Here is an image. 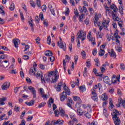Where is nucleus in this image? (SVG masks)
<instances>
[{
    "mask_svg": "<svg viewBox=\"0 0 125 125\" xmlns=\"http://www.w3.org/2000/svg\"><path fill=\"white\" fill-rule=\"evenodd\" d=\"M57 70H55V71H51L49 72L47 75H45V78H44L45 83H45V82L47 83H49V82H50V79H51V83H55L59 78V75L57 74Z\"/></svg>",
    "mask_w": 125,
    "mask_h": 125,
    "instance_id": "f257e3e1",
    "label": "nucleus"
},
{
    "mask_svg": "<svg viewBox=\"0 0 125 125\" xmlns=\"http://www.w3.org/2000/svg\"><path fill=\"white\" fill-rule=\"evenodd\" d=\"M119 115H120V113H119V111L116 109H114L113 113H112L115 125H121V119L119 118Z\"/></svg>",
    "mask_w": 125,
    "mask_h": 125,
    "instance_id": "f03ea898",
    "label": "nucleus"
},
{
    "mask_svg": "<svg viewBox=\"0 0 125 125\" xmlns=\"http://www.w3.org/2000/svg\"><path fill=\"white\" fill-rule=\"evenodd\" d=\"M63 91L62 93L61 97H60V99H61V101H65V99H66V98H67V95H70V94H71V92L70 91V89L68 88V87H67V86H66V85H64V87H63Z\"/></svg>",
    "mask_w": 125,
    "mask_h": 125,
    "instance_id": "7ed1b4c3",
    "label": "nucleus"
},
{
    "mask_svg": "<svg viewBox=\"0 0 125 125\" xmlns=\"http://www.w3.org/2000/svg\"><path fill=\"white\" fill-rule=\"evenodd\" d=\"M77 40H81L82 42H83L85 39H86V33L83 32V30H80L77 35Z\"/></svg>",
    "mask_w": 125,
    "mask_h": 125,
    "instance_id": "20e7f679",
    "label": "nucleus"
},
{
    "mask_svg": "<svg viewBox=\"0 0 125 125\" xmlns=\"http://www.w3.org/2000/svg\"><path fill=\"white\" fill-rule=\"evenodd\" d=\"M73 98L74 101H76V102H77L75 105L76 107H77V108H81V106L82 105V104L83 103L81 98L77 96H73Z\"/></svg>",
    "mask_w": 125,
    "mask_h": 125,
    "instance_id": "39448f33",
    "label": "nucleus"
},
{
    "mask_svg": "<svg viewBox=\"0 0 125 125\" xmlns=\"http://www.w3.org/2000/svg\"><path fill=\"white\" fill-rule=\"evenodd\" d=\"M87 39H88L89 42H91L92 44H96L95 42V38L92 37V35L91 34V31H89L88 35H87Z\"/></svg>",
    "mask_w": 125,
    "mask_h": 125,
    "instance_id": "423d86ee",
    "label": "nucleus"
},
{
    "mask_svg": "<svg viewBox=\"0 0 125 125\" xmlns=\"http://www.w3.org/2000/svg\"><path fill=\"white\" fill-rule=\"evenodd\" d=\"M102 17V16L101 14L95 13L94 23L95 26H96V25H98V23H99V18H101Z\"/></svg>",
    "mask_w": 125,
    "mask_h": 125,
    "instance_id": "0eeeda50",
    "label": "nucleus"
},
{
    "mask_svg": "<svg viewBox=\"0 0 125 125\" xmlns=\"http://www.w3.org/2000/svg\"><path fill=\"white\" fill-rule=\"evenodd\" d=\"M39 91H40V93L42 95V98H43L44 100H47V98H49V94H47L46 95H44V90H43V88H41L39 89Z\"/></svg>",
    "mask_w": 125,
    "mask_h": 125,
    "instance_id": "6e6552de",
    "label": "nucleus"
},
{
    "mask_svg": "<svg viewBox=\"0 0 125 125\" xmlns=\"http://www.w3.org/2000/svg\"><path fill=\"white\" fill-rule=\"evenodd\" d=\"M28 89L30 90V91L32 93V95L33 96V98H36L37 97V91H36V89H35V88L33 86H29Z\"/></svg>",
    "mask_w": 125,
    "mask_h": 125,
    "instance_id": "1a4fd4ad",
    "label": "nucleus"
},
{
    "mask_svg": "<svg viewBox=\"0 0 125 125\" xmlns=\"http://www.w3.org/2000/svg\"><path fill=\"white\" fill-rule=\"evenodd\" d=\"M10 86V83L9 82H6L3 83V84L1 85V89L3 90H6L8 88H9Z\"/></svg>",
    "mask_w": 125,
    "mask_h": 125,
    "instance_id": "9d476101",
    "label": "nucleus"
},
{
    "mask_svg": "<svg viewBox=\"0 0 125 125\" xmlns=\"http://www.w3.org/2000/svg\"><path fill=\"white\" fill-rule=\"evenodd\" d=\"M110 8L113 10V11L112 12L113 17H116V14L115 13L118 11L117 6H116L115 4H112L111 5H110Z\"/></svg>",
    "mask_w": 125,
    "mask_h": 125,
    "instance_id": "9b49d317",
    "label": "nucleus"
},
{
    "mask_svg": "<svg viewBox=\"0 0 125 125\" xmlns=\"http://www.w3.org/2000/svg\"><path fill=\"white\" fill-rule=\"evenodd\" d=\"M35 76L37 79H40V78H41L42 83H45L44 78H43V76H42V72H40V73H37L35 74Z\"/></svg>",
    "mask_w": 125,
    "mask_h": 125,
    "instance_id": "f8f14e48",
    "label": "nucleus"
},
{
    "mask_svg": "<svg viewBox=\"0 0 125 125\" xmlns=\"http://www.w3.org/2000/svg\"><path fill=\"white\" fill-rule=\"evenodd\" d=\"M8 66H9V62H8L7 61L2 62L0 63V67H1V68H7Z\"/></svg>",
    "mask_w": 125,
    "mask_h": 125,
    "instance_id": "ddd939ff",
    "label": "nucleus"
},
{
    "mask_svg": "<svg viewBox=\"0 0 125 125\" xmlns=\"http://www.w3.org/2000/svg\"><path fill=\"white\" fill-rule=\"evenodd\" d=\"M58 45L60 46V48H62L64 50V51H66V49L67 47L66 46V43L65 42H61L60 43L59 42H58Z\"/></svg>",
    "mask_w": 125,
    "mask_h": 125,
    "instance_id": "4468645a",
    "label": "nucleus"
},
{
    "mask_svg": "<svg viewBox=\"0 0 125 125\" xmlns=\"http://www.w3.org/2000/svg\"><path fill=\"white\" fill-rule=\"evenodd\" d=\"M70 118L71 119L72 121H73L74 122H75L76 124H78V119L76 118V115L74 114L73 112H70Z\"/></svg>",
    "mask_w": 125,
    "mask_h": 125,
    "instance_id": "2eb2a0df",
    "label": "nucleus"
},
{
    "mask_svg": "<svg viewBox=\"0 0 125 125\" xmlns=\"http://www.w3.org/2000/svg\"><path fill=\"white\" fill-rule=\"evenodd\" d=\"M112 83H117V82H120V78L116 77V75H113L111 79Z\"/></svg>",
    "mask_w": 125,
    "mask_h": 125,
    "instance_id": "dca6fc26",
    "label": "nucleus"
},
{
    "mask_svg": "<svg viewBox=\"0 0 125 125\" xmlns=\"http://www.w3.org/2000/svg\"><path fill=\"white\" fill-rule=\"evenodd\" d=\"M109 23H110V21L109 20H104L103 21L102 24L104 29H107V28H108V26H109Z\"/></svg>",
    "mask_w": 125,
    "mask_h": 125,
    "instance_id": "f3484780",
    "label": "nucleus"
},
{
    "mask_svg": "<svg viewBox=\"0 0 125 125\" xmlns=\"http://www.w3.org/2000/svg\"><path fill=\"white\" fill-rule=\"evenodd\" d=\"M64 121L62 120L58 119V120H53L52 124L55 125H63Z\"/></svg>",
    "mask_w": 125,
    "mask_h": 125,
    "instance_id": "a211bd4d",
    "label": "nucleus"
},
{
    "mask_svg": "<svg viewBox=\"0 0 125 125\" xmlns=\"http://www.w3.org/2000/svg\"><path fill=\"white\" fill-rule=\"evenodd\" d=\"M13 43L15 45V47L17 48L18 47V44H20V40L18 39H14L13 40Z\"/></svg>",
    "mask_w": 125,
    "mask_h": 125,
    "instance_id": "6ab92c4d",
    "label": "nucleus"
},
{
    "mask_svg": "<svg viewBox=\"0 0 125 125\" xmlns=\"http://www.w3.org/2000/svg\"><path fill=\"white\" fill-rule=\"evenodd\" d=\"M4 101H6V97H2V98H0V106H3V105L5 104Z\"/></svg>",
    "mask_w": 125,
    "mask_h": 125,
    "instance_id": "aec40b11",
    "label": "nucleus"
},
{
    "mask_svg": "<svg viewBox=\"0 0 125 125\" xmlns=\"http://www.w3.org/2000/svg\"><path fill=\"white\" fill-rule=\"evenodd\" d=\"M109 55L110 57H113V58H116L117 56L116 55V53L114 51V49H112L110 52H109Z\"/></svg>",
    "mask_w": 125,
    "mask_h": 125,
    "instance_id": "412c9836",
    "label": "nucleus"
},
{
    "mask_svg": "<svg viewBox=\"0 0 125 125\" xmlns=\"http://www.w3.org/2000/svg\"><path fill=\"white\" fill-rule=\"evenodd\" d=\"M101 99L103 100V101H106L108 99V96H107V94L104 93L101 95Z\"/></svg>",
    "mask_w": 125,
    "mask_h": 125,
    "instance_id": "4be33fe9",
    "label": "nucleus"
},
{
    "mask_svg": "<svg viewBox=\"0 0 125 125\" xmlns=\"http://www.w3.org/2000/svg\"><path fill=\"white\" fill-rule=\"evenodd\" d=\"M83 115L87 119H90L91 118V114H90L87 111H84L83 112Z\"/></svg>",
    "mask_w": 125,
    "mask_h": 125,
    "instance_id": "5701e85b",
    "label": "nucleus"
},
{
    "mask_svg": "<svg viewBox=\"0 0 125 125\" xmlns=\"http://www.w3.org/2000/svg\"><path fill=\"white\" fill-rule=\"evenodd\" d=\"M62 82H60L58 84L57 86L55 87L57 91H60L61 90V86H62Z\"/></svg>",
    "mask_w": 125,
    "mask_h": 125,
    "instance_id": "b1692460",
    "label": "nucleus"
},
{
    "mask_svg": "<svg viewBox=\"0 0 125 125\" xmlns=\"http://www.w3.org/2000/svg\"><path fill=\"white\" fill-rule=\"evenodd\" d=\"M29 73L30 75H33L34 76H36V68L31 67L30 68Z\"/></svg>",
    "mask_w": 125,
    "mask_h": 125,
    "instance_id": "393cba45",
    "label": "nucleus"
},
{
    "mask_svg": "<svg viewBox=\"0 0 125 125\" xmlns=\"http://www.w3.org/2000/svg\"><path fill=\"white\" fill-rule=\"evenodd\" d=\"M109 104H110L109 109H110V110H112V108H114V104H113V100H112V98H110L109 99Z\"/></svg>",
    "mask_w": 125,
    "mask_h": 125,
    "instance_id": "a878e982",
    "label": "nucleus"
},
{
    "mask_svg": "<svg viewBox=\"0 0 125 125\" xmlns=\"http://www.w3.org/2000/svg\"><path fill=\"white\" fill-rule=\"evenodd\" d=\"M28 23L29 24V25L30 26L31 28V31L32 32H34V22H33V21L30 20V21H28Z\"/></svg>",
    "mask_w": 125,
    "mask_h": 125,
    "instance_id": "bb28decb",
    "label": "nucleus"
},
{
    "mask_svg": "<svg viewBox=\"0 0 125 125\" xmlns=\"http://www.w3.org/2000/svg\"><path fill=\"white\" fill-rule=\"evenodd\" d=\"M104 82L105 83H110V79H109V77L108 76H105L104 78Z\"/></svg>",
    "mask_w": 125,
    "mask_h": 125,
    "instance_id": "cd10ccee",
    "label": "nucleus"
},
{
    "mask_svg": "<svg viewBox=\"0 0 125 125\" xmlns=\"http://www.w3.org/2000/svg\"><path fill=\"white\" fill-rule=\"evenodd\" d=\"M84 19V14H82L79 16V20L80 22H83V19Z\"/></svg>",
    "mask_w": 125,
    "mask_h": 125,
    "instance_id": "c85d7f7f",
    "label": "nucleus"
},
{
    "mask_svg": "<svg viewBox=\"0 0 125 125\" xmlns=\"http://www.w3.org/2000/svg\"><path fill=\"white\" fill-rule=\"evenodd\" d=\"M83 113H84V111H83V110H82L81 108H79L77 110V113L79 116H83Z\"/></svg>",
    "mask_w": 125,
    "mask_h": 125,
    "instance_id": "c756f323",
    "label": "nucleus"
},
{
    "mask_svg": "<svg viewBox=\"0 0 125 125\" xmlns=\"http://www.w3.org/2000/svg\"><path fill=\"white\" fill-rule=\"evenodd\" d=\"M81 55L82 56L83 59H86V53H85V51H84V50L82 51Z\"/></svg>",
    "mask_w": 125,
    "mask_h": 125,
    "instance_id": "7c9ffc66",
    "label": "nucleus"
},
{
    "mask_svg": "<svg viewBox=\"0 0 125 125\" xmlns=\"http://www.w3.org/2000/svg\"><path fill=\"white\" fill-rule=\"evenodd\" d=\"M93 72L97 77H101L102 76V74H99V73H97V69H96V68H94Z\"/></svg>",
    "mask_w": 125,
    "mask_h": 125,
    "instance_id": "2f4dec72",
    "label": "nucleus"
},
{
    "mask_svg": "<svg viewBox=\"0 0 125 125\" xmlns=\"http://www.w3.org/2000/svg\"><path fill=\"white\" fill-rule=\"evenodd\" d=\"M53 54L52 52L51 51H46L45 52V55H46V56H52Z\"/></svg>",
    "mask_w": 125,
    "mask_h": 125,
    "instance_id": "473e14b6",
    "label": "nucleus"
},
{
    "mask_svg": "<svg viewBox=\"0 0 125 125\" xmlns=\"http://www.w3.org/2000/svg\"><path fill=\"white\" fill-rule=\"evenodd\" d=\"M103 36H104V34H103V33H101V32H98V33L97 34V37L98 39L99 38L102 39V38L103 37Z\"/></svg>",
    "mask_w": 125,
    "mask_h": 125,
    "instance_id": "72a5a7b5",
    "label": "nucleus"
},
{
    "mask_svg": "<svg viewBox=\"0 0 125 125\" xmlns=\"http://www.w3.org/2000/svg\"><path fill=\"white\" fill-rule=\"evenodd\" d=\"M81 107H82V108H83V109H90V110H91V107L88 106H86V105L84 104H82L81 103Z\"/></svg>",
    "mask_w": 125,
    "mask_h": 125,
    "instance_id": "f704fd0d",
    "label": "nucleus"
},
{
    "mask_svg": "<svg viewBox=\"0 0 125 125\" xmlns=\"http://www.w3.org/2000/svg\"><path fill=\"white\" fill-rule=\"evenodd\" d=\"M59 110L60 111V115H61L62 117H64L65 116V111L64 110L61 108H60Z\"/></svg>",
    "mask_w": 125,
    "mask_h": 125,
    "instance_id": "c9c22d12",
    "label": "nucleus"
},
{
    "mask_svg": "<svg viewBox=\"0 0 125 125\" xmlns=\"http://www.w3.org/2000/svg\"><path fill=\"white\" fill-rule=\"evenodd\" d=\"M105 54V50H100L99 51V56H103Z\"/></svg>",
    "mask_w": 125,
    "mask_h": 125,
    "instance_id": "e433bc0d",
    "label": "nucleus"
},
{
    "mask_svg": "<svg viewBox=\"0 0 125 125\" xmlns=\"http://www.w3.org/2000/svg\"><path fill=\"white\" fill-rule=\"evenodd\" d=\"M25 104H26V105H27L28 106H33V105H34V104H35V101H32L30 102H26Z\"/></svg>",
    "mask_w": 125,
    "mask_h": 125,
    "instance_id": "4c0bfd02",
    "label": "nucleus"
},
{
    "mask_svg": "<svg viewBox=\"0 0 125 125\" xmlns=\"http://www.w3.org/2000/svg\"><path fill=\"white\" fill-rule=\"evenodd\" d=\"M92 99H93L94 101H96V102H97V101H98V97H97V95L92 96Z\"/></svg>",
    "mask_w": 125,
    "mask_h": 125,
    "instance_id": "58836bf2",
    "label": "nucleus"
},
{
    "mask_svg": "<svg viewBox=\"0 0 125 125\" xmlns=\"http://www.w3.org/2000/svg\"><path fill=\"white\" fill-rule=\"evenodd\" d=\"M91 93L92 95V96H93L94 95H97V94H96V90L94 89H92L91 90Z\"/></svg>",
    "mask_w": 125,
    "mask_h": 125,
    "instance_id": "ea45409f",
    "label": "nucleus"
},
{
    "mask_svg": "<svg viewBox=\"0 0 125 125\" xmlns=\"http://www.w3.org/2000/svg\"><path fill=\"white\" fill-rule=\"evenodd\" d=\"M46 104V103L42 102L39 104L38 107L39 108H42V107H44V106H45Z\"/></svg>",
    "mask_w": 125,
    "mask_h": 125,
    "instance_id": "a19ab883",
    "label": "nucleus"
},
{
    "mask_svg": "<svg viewBox=\"0 0 125 125\" xmlns=\"http://www.w3.org/2000/svg\"><path fill=\"white\" fill-rule=\"evenodd\" d=\"M113 36L110 35V34H107L106 35V38L107 40L108 41V42H110V41H111V40L112 39Z\"/></svg>",
    "mask_w": 125,
    "mask_h": 125,
    "instance_id": "79ce46f5",
    "label": "nucleus"
},
{
    "mask_svg": "<svg viewBox=\"0 0 125 125\" xmlns=\"http://www.w3.org/2000/svg\"><path fill=\"white\" fill-rule=\"evenodd\" d=\"M119 12L121 15H124V11L122 5H121L120 7H119Z\"/></svg>",
    "mask_w": 125,
    "mask_h": 125,
    "instance_id": "37998d69",
    "label": "nucleus"
},
{
    "mask_svg": "<svg viewBox=\"0 0 125 125\" xmlns=\"http://www.w3.org/2000/svg\"><path fill=\"white\" fill-rule=\"evenodd\" d=\"M114 37L115 39H121V37L119 36V34H118V31H116L114 34Z\"/></svg>",
    "mask_w": 125,
    "mask_h": 125,
    "instance_id": "c03bdc74",
    "label": "nucleus"
},
{
    "mask_svg": "<svg viewBox=\"0 0 125 125\" xmlns=\"http://www.w3.org/2000/svg\"><path fill=\"white\" fill-rule=\"evenodd\" d=\"M14 8H15V5L14 4V3H12L10 6V10L13 11L14 10Z\"/></svg>",
    "mask_w": 125,
    "mask_h": 125,
    "instance_id": "a18cd8bd",
    "label": "nucleus"
},
{
    "mask_svg": "<svg viewBox=\"0 0 125 125\" xmlns=\"http://www.w3.org/2000/svg\"><path fill=\"white\" fill-rule=\"evenodd\" d=\"M54 114L55 117H59V115H60V113L59 112V111L58 110H56L54 111Z\"/></svg>",
    "mask_w": 125,
    "mask_h": 125,
    "instance_id": "49530a36",
    "label": "nucleus"
},
{
    "mask_svg": "<svg viewBox=\"0 0 125 125\" xmlns=\"http://www.w3.org/2000/svg\"><path fill=\"white\" fill-rule=\"evenodd\" d=\"M120 69L121 70H122V71H125V63L120 64Z\"/></svg>",
    "mask_w": 125,
    "mask_h": 125,
    "instance_id": "de8ad7c7",
    "label": "nucleus"
},
{
    "mask_svg": "<svg viewBox=\"0 0 125 125\" xmlns=\"http://www.w3.org/2000/svg\"><path fill=\"white\" fill-rule=\"evenodd\" d=\"M86 66L89 68L90 66H91V64H90V60H88L86 62Z\"/></svg>",
    "mask_w": 125,
    "mask_h": 125,
    "instance_id": "09e8293b",
    "label": "nucleus"
},
{
    "mask_svg": "<svg viewBox=\"0 0 125 125\" xmlns=\"http://www.w3.org/2000/svg\"><path fill=\"white\" fill-rule=\"evenodd\" d=\"M22 59H24V60H29L30 59V57H29L27 55H23L22 57Z\"/></svg>",
    "mask_w": 125,
    "mask_h": 125,
    "instance_id": "8fccbe9b",
    "label": "nucleus"
},
{
    "mask_svg": "<svg viewBox=\"0 0 125 125\" xmlns=\"http://www.w3.org/2000/svg\"><path fill=\"white\" fill-rule=\"evenodd\" d=\"M79 89L82 92H83L84 91H85V87L81 86L79 87Z\"/></svg>",
    "mask_w": 125,
    "mask_h": 125,
    "instance_id": "3c124183",
    "label": "nucleus"
},
{
    "mask_svg": "<svg viewBox=\"0 0 125 125\" xmlns=\"http://www.w3.org/2000/svg\"><path fill=\"white\" fill-rule=\"evenodd\" d=\"M85 24L87 25L89 24V19L88 18H86L84 21Z\"/></svg>",
    "mask_w": 125,
    "mask_h": 125,
    "instance_id": "603ef678",
    "label": "nucleus"
},
{
    "mask_svg": "<svg viewBox=\"0 0 125 125\" xmlns=\"http://www.w3.org/2000/svg\"><path fill=\"white\" fill-rule=\"evenodd\" d=\"M41 0H36V4L38 7H41Z\"/></svg>",
    "mask_w": 125,
    "mask_h": 125,
    "instance_id": "864d4df0",
    "label": "nucleus"
},
{
    "mask_svg": "<svg viewBox=\"0 0 125 125\" xmlns=\"http://www.w3.org/2000/svg\"><path fill=\"white\" fill-rule=\"evenodd\" d=\"M39 17L42 21H43V20H44V18H43V14L42 13H40Z\"/></svg>",
    "mask_w": 125,
    "mask_h": 125,
    "instance_id": "5fc2aeb1",
    "label": "nucleus"
},
{
    "mask_svg": "<svg viewBox=\"0 0 125 125\" xmlns=\"http://www.w3.org/2000/svg\"><path fill=\"white\" fill-rule=\"evenodd\" d=\"M104 8L105 9L106 13H107V12H108V13L110 12V9H109V7H108V6L107 5L104 6Z\"/></svg>",
    "mask_w": 125,
    "mask_h": 125,
    "instance_id": "6e6d98bb",
    "label": "nucleus"
},
{
    "mask_svg": "<svg viewBox=\"0 0 125 125\" xmlns=\"http://www.w3.org/2000/svg\"><path fill=\"white\" fill-rule=\"evenodd\" d=\"M20 14L21 15V20H25V18H24V15L23 14V12H20Z\"/></svg>",
    "mask_w": 125,
    "mask_h": 125,
    "instance_id": "4d7b16f0",
    "label": "nucleus"
},
{
    "mask_svg": "<svg viewBox=\"0 0 125 125\" xmlns=\"http://www.w3.org/2000/svg\"><path fill=\"white\" fill-rule=\"evenodd\" d=\"M7 57V55L3 54L0 57V58L2 60L3 59L6 58Z\"/></svg>",
    "mask_w": 125,
    "mask_h": 125,
    "instance_id": "13d9d810",
    "label": "nucleus"
},
{
    "mask_svg": "<svg viewBox=\"0 0 125 125\" xmlns=\"http://www.w3.org/2000/svg\"><path fill=\"white\" fill-rule=\"evenodd\" d=\"M43 24L44 25V26H45L46 27H47L48 26V22L47 21V20H45L43 21Z\"/></svg>",
    "mask_w": 125,
    "mask_h": 125,
    "instance_id": "bf43d9fd",
    "label": "nucleus"
},
{
    "mask_svg": "<svg viewBox=\"0 0 125 125\" xmlns=\"http://www.w3.org/2000/svg\"><path fill=\"white\" fill-rule=\"evenodd\" d=\"M92 53L93 55H94V56H95V55L97 54V50L96 48L94 49Z\"/></svg>",
    "mask_w": 125,
    "mask_h": 125,
    "instance_id": "052dcab7",
    "label": "nucleus"
},
{
    "mask_svg": "<svg viewBox=\"0 0 125 125\" xmlns=\"http://www.w3.org/2000/svg\"><path fill=\"white\" fill-rule=\"evenodd\" d=\"M74 14L75 16H76L77 17L79 16V13L78 12V9H74Z\"/></svg>",
    "mask_w": 125,
    "mask_h": 125,
    "instance_id": "680f3d73",
    "label": "nucleus"
},
{
    "mask_svg": "<svg viewBox=\"0 0 125 125\" xmlns=\"http://www.w3.org/2000/svg\"><path fill=\"white\" fill-rule=\"evenodd\" d=\"M40 68L42 70H44L45 69V66L43 64H40Z\"/></svg>",
    "mask_w": 125,
    "mask_h": 125,
    "instance_id": "e2e57ef3",
    "label": "nucleus"
},
{
    "mask_svg": "<svg viewBox=\"0 0 125 125\" xmlns=\"http://www.w3.org/2000/svg\"><path fill=\"white\" fill-rule=\"evenodd\" d=\"M20 109V107H18L16 105L15 106L14 110L16 112H19Z\"/></svg>",
    "mask_w": 125,
    "mask_h": 125,
    "instance_id": "0e129e2a",
    "label": "nucleus"
},
{
    "mask_svg": "<svg viewBox=\"0 0 125 125\" xmlns=\"http://www.w3.org/2000/svg\"><path fill=\"white\" fill-rule=\"evenodd\" d=\"M65 60L66 62H70V57H69L68 55L65 56Z\"/></svg>",
    "mask_w": 125,
    "mask_h": 125,
    "instance_id": "69168bd1",
    "label": "nucleus"
},
{
    "mask_svg": "<svg viewBox=\"0 0 125 125\" xmlns=\"http://www.w3.org/2000/svg\"><path fill=\"white\" fill-rule=\"evenodd\" d=\"M70 12V11H69V8H67L66 9V10L64 12L65 15H69V13Z\"/></svg>",
    "mask_w": 125,
    "mask_h": 125,
    "instance_id": "338daca9",
    "label": "nucleus"
},
{
    "mask_svg": "<svg viewBox=\"0 0 125 125\" xmlns=\"http://www.w3.org/2000/svg\"><path fill=\"white\" fill-rule=\"evenodd\" d=\"M97 121H94L91 123V125H97Z\"/></svg>",
    "mask_w": 125,
    "mask_h": 125,
    "instance_id": "774afa93",
    "label": "nucleus"
}]
</instances>
